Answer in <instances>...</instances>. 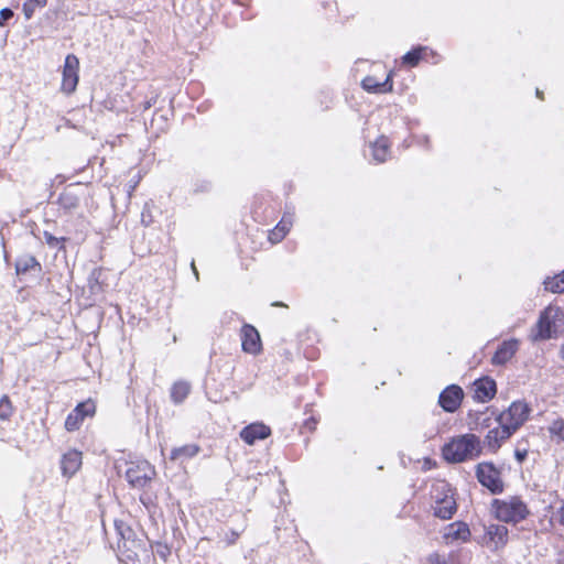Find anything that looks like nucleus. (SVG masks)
I'll return each instance as SVG.
<instances>
[{
	"mask_svg": "<svg viewBox=\"0 0 564 564\" xmlns=\"http://www.w3.org/2000/svg\"><path fill=\"white\" fill-rule=\"evenodd\" d=\"M564 333V311L557 306H547L540 315L531 332L533 341L546 340Z\"/></svg>",
	"mask_w": 564,
	"mask_h": 564,
	"instance_id": "1",
	"label": "nucleus"
},
{
	"mask_svg": "<svg viewBox=\"0 0 564 564\" xmlns=\"http://www.w3.org/2000/svg\"><path fill=\"white\" fill-rule=\"evenodd\" d=\"M481 452L480 440L475 434L453 437L444 445L443 456L447 462L460 463L477 457Z\"/></svg>",
	"mask_w": 564,
	"mask_h": 564,
	"instance_id": "2",
	"label": "nucleus"
},
{
	"mask_svg": "<svg viewBox=\"0 0 564 564\" xmlns=\"http://www.w3.org/2000/svg\"><path fill=\"white\" fill-rule=\"evenodd\" d=\"M491 511L497 520L512 524L521 522L530 513L527 503L518 496L494 499Z\"/></svg>",
	"mask_w": 564,
	"mask_h": 564,
	"instance_id": "3",
	"label": "nucleus"
},
{
	"mask_svg": "<svg viewBox=\"0 0 564 564\" xmlns=\"http://www.w3.org/2000/svg\"><path fill=\"white\" fill-rule=\"evenodd\" d=\"M530 409L527 403L522 401H514L510 406L500 413L498 423L505 426L512 434L528 420Z\"/></svg>",
	"mask_w": 564,
	"mask_h": 564,
	"instance_id": "4",
	"label": "nucleus"
},
{
	"mask_svg": "<svg viewBox=\"0 0 564 564\" xmlns=\"http://www.w3.org/2000/svg\"><path fill=\"white\" fill-rule=\"evenodd\" d=\"M476 475L478 481L492 494H499L503 490L500 471L491 463L478 464Z\"/></svg>",
	"mask_w": 564,
	"mask_h": 564,
	"instance_id": "5",
	"label": "nucleus"
},
{
	"mask_svg": "<svg viewBox=\"0 0 564 564\" xmlns=\"http://www.w3.org/2000/svg\"><path fill=\"white\" fill-rule=\"evenodd\" d=\"M78 70L79 59L76 55L68 54L65 58L62 73L61 90L64 94L70 95L76 90L78 84Z\"/></svg>",
	"mask_w": 564,
	"mask_h": 564,
	"instance_id": "6",
	"label": "nucleus"
},
{
	"mask_svg": "<svg viewBox=\"0 0 564 564\" xmlns=\"http://www.w3.org/2000/svg\"><path fill=\"white\" fill-rule=\"evenodd\" d=\"M508 534L507 527L491 523L485 527L482 544L492 551H498L508 543Z\"/></svg>",
	"mask_w": 564,
	"mask_h": 564,
	"instance_id": "7",
	"label": "nucleus"
},
{
	"mask_svg": "<svg viewBox=\"0 0 564 564\" xmlns=\"http://www.w3.org/2000/svg\"><path fill=\"white\" fill-rule=\"evenodd\" d=\"M127 480L135 488L145 487L154 477V469L148 463H142L128 468L126 473Z\"/></svg>",
	"mask_w": 564,
	"mask_h": 564,
	"instance_id": "8",
	"label": "nucleus"
},
{
	"mask_svg": "<svg viewBox=\"0 0 564 564\" xmlns=\"http://www.w3.org/2000/svg\"><path fill=\"white\" fill-rule=\"evenodd\" d=\"M463 398V389L456 384H452L442 391L438 403L444 411L453 413L459 408Z\"/></svg>",
	"mask_w": 564,
	"mask_h": 564,
	"instance_id": "9",
	"label": "nucleus"
},
{
	"mask_svg": "<svg viewBox=\"0 0 564 564\" xmlns=\"http://www.w3.org/2000/svg\"><path fill=\"white\" fill-rule=\"evenodd\" d=\"M241 346L247 354L258 355L262 345L258 330L249 324H245L241 328Z\"/></svg>",
	"mask_w": 564,
	"mask_h": 564,
	"instance_id": "10",
	"label": "nucleus"
},
{
	"mask_svg": "<svg viewBox=\"0 0 564 564\" xmlns=\"http://www.w3.org/2000/svg\"><path fill=\"white\" fill-rule=\"evenodd\" d=\"M474 399L478 402L490 401L497 392V386L494 379L489 377L480 378L473 383Z\"/></svg>",
	"mask_w": 564,
	"mask_h": 564,
	"instance_id": "11",
	"label": "nucleus"
},
{
	"mask_svg": "<svg viewBox=\"0 0 564 564\" xmlns=\"http://www.w3.org/2000/svg\"><path fill=\"white\" fill-rule=\"evenodd\" d=\"M83 464L82 452L77 449H69L61 459V469L64 477H73Z\"/></svg>",
	"mask_w": 564,
	"mask_h": 564,
	"instance_id": "12",
	"label": "nucleus"
},
{
	"mask_svg": "<svg viewBox=\"0 0 564 564\" xmlns=\"http://www.w3.org/2000/svg\"><path fill=\"white\" fill-rule=\"evenodd\" d=\"M271 434L269 426L263 423H252L243 427L240 432V437L248 444L252 445L258 440H264Z\"/></svg>",
	"mask_w": 564,
	"mask_h": 564,
	"instance_id": "13",
	"label": "nucleus"
},
{
	"mask_svg": "<svg viewBox=\"0 0 564 564\" xmlns=\"http://www.w3.org/2000/svg\"><path fill=\"white\" fill-rule=\"evenodd\" d=\"M433 509L435 517L443 520L451 519L456 511V501L453 495L445 494L443 498H436Z\"/></svg>",
	"mask_w": 564,
	"mask_h": 564,
	"instance_id": "14",
	"label": "nucleus"
},
{
	"mask_svg": "<svg viewBox=\"0 0 564 564\" xmlns=\"http://www.w3.org/2000/svg\"><path fill=\"white\" fill-rule=\"evenodd\" d=\"M519 348V341L517 339H510L503 341L495 352L492 357V364L503 365L509 361Z\"/></svg>",
	"mask_w": 564,
	"mask_h": 564,
	"instance_id": "15",
	"label": "nucleus"
},
{
	"mask_svg": "<svg viewBox=\"0 0 564 564\" xmlns=\"http://www.w3.org/2000/svg\"><path fill=\"white\" fill-rule=\"evenodd\" d=\"M469 536H470V530H469L468 525L464 522L451 523L446 528L445 533H444V538L448 542H456V541L466 542V541H468Z\"/></svg>",
	"mask_w": 564,
	"mask_h": 564,
	"instance_id": "16",
	"label": "nucleus"
},
{
	"mask_svg": "<svg viewBox=\"0 0 564 564\" xmlns=\"http://www.w3.org/2000/svg\"><path fill=\"white\" fill-rule=\"evenodd\" d=\"M511 435L512 433L509 430L499 425V427L492 429L488 432L485 438V444L490 451L496 452L501 446V443L508 440Z\"/></svg>",
	"mask_w": 564,
	"mask_h": 564,
	"instance_id": "17",
	"label": "nucleus"
},
{
	"mask_svg": "<svg viewBox=\"0 0 564 564\" xmlns=\"http://www.w3.org/2000/svg\"><path fill=\"white\" fill-rule=\"evenodd\" d=\"M361 85L365 90L375 94L391 91L393 87L390 75L382 82L378 80L375 76H367L362 79Z\"/></svg>",
	"mask_w": 564,
	"mask_h": 564,
	"instance_id": "18",
	"label": "nucleus"
},
{
	"mask_svg": "<svg viewBox=\"0 0 564 564\" xmlns=\"http://www.w3.org/2000/svg\"><path fill=\"white\" fill-rule=\"evenodd\" d=\"M293 216L292 213L284 214L280 223L270 231L269 240L272 243H278L285 237L293 225Z\"/></svg>",
	"mask_w": 564,
	"mask_h": 564,
	"instance_id": "19",
	"label": "nucleus"
},
{
	"mask_svg": "<svg viewBox=\"0 0 564 564\" xmlns=\"http://www.w3.org/2000/svg\"><path fill=\"white\" fill-rule=\"evenodd\" d=\"M61 207L66 212L76 209L79 205V195L76 187L66 188L58 198Z\"/></svg>",
	"mask_w": 564,
	"mask_h": 564,
	"instance_id": "20",
	"label": "nucleus"
},
{
	"mask_svg": "<svg viewBox=\"0 0 564 564\" xmlns=\"http://www.w3.org/2000/svg\"><path fill=\"white\" fill-rule=\"evenodd\" d=\"M389 141L386 137H380L371 144L372 158L375 161L382 163L389 156Z\"/></svg>",
	"mask_w": 564,
	"mask_h": 564,
	"instance_id": "21",
	"label": "nucleus"
},
{
	"mask_svg": "<svg viewBox=\"0 0 564 564\" xmlns=\"http://www.w3.org/2000/svg\"><path fill=\"white\" fill-rule=\"evenodd\" d=\"M191 386L186 381H177L171 389V399L174 403H182L188 395Z\"/></svg>",
	"mask_w": 564,
	"mask_h": 564,
	"instance_id": "22",
	"label": "nucleus"
},
{
	"mask_svg": "<svg viewBox=\"0 0 564 564\" xmlns=\"http://www.w3.org/2000/svg\"><path fill=\"white\" fill-rule=\"evenodd\" d=\"M199 447L195 444H187L181 447H176L171 452V459L176 460L181 457L191 458L197 455Z\"/></svg>",
	"mask_w": 564,
	"mask_h": 564,
	"instance_id": "23",
	"label": "nucleus"
},
{
	"mask_svg": "<svg viewBox=\"0 0 564 564\" xmlns=\"http://www.w3.org/2000/svg\"><path fill=\"white\" fill-rule=\"evenodd\" d=\"M35 267H40V264L36 259L30 254L20 257L15 262V271L18 274L25 273Z\"/></svg>",
	"mask_w": 564,
	"mask_h": 564,
	"instance_id": "24",
	"label": "nucleus"
},
{
	"mask_svg": "<svg viewBox=\"0 0 564 564\" xmlns=\"http://www.w3.org/2000/svg\"><path fill=\"white\" fill-rule=\"evenodd\" d=\"M427 47L419 46L410 52H408L403 57L402 61L404 64H408L410 66H416L419 62L424 57V54L426 53Z\"/></svg>",
	"mask_w": 564,
	"mask_h": 564,
	"instance_id": "25",
	"label": "nucleus"
},
{
	"mask_svg": "<svg viewBox=\"0 0 564 564\" xmlns=\"http://www.w3.org/2000/svg\"><path fill=\"white\" fill-rule=\"evenodd\" d=\"M544 286L545 290L551 291L553 293L564 292V271L552 279L545 280Z\"/></svg>",
	"mask_w": 564,
	"mask_h": 564,
	"instance_id": "26",
	"label": "nucleus"
},
{
	"mask_svg": "<svg viewBox=\"0 0 564 564\" xmlns=\"http://www.w3.org/2000/svg\"><path fill=\"white\" fill-rule=\"evenodd\" d=\"M83 421V415L73 410L65 420V429L68 432L76 431L80 427Z\"/></svg>",
	"mask_w": 564,
	"mask_h": 564,
	"instance_id": "27",
	"label": "nucleus"
},
{
	"mask_svg": "<svg viewBox=\"0 0 564 564\" xmlns=\"http://www.w3.org/2000/svg\"><path fill=\"white\" fill-rule=\"evenodd\" d=\"M78 414L83 415V420L87 416H93L96 411V405L91 400L84 401L74 409Z\"/></svg>",
	"mask_w": 564,
	"mask_h": 564,
	"instance_id": "28",
	"label": "nucleus"
},
{
	"mask_svg": "<svg viewBox=\"0 0 564 564\" xmlns=\"http://www.w3.org/2000/svg\"><path fill=\"white\" fill-rule=\"evenodd\" d=\"M13 413V406L8 395H2L0 399V419L8 420Z\"/></svg>",
	"mask_w": 564,
	"mask_h": 564,
	"instance_id": "29",
	"label": "nucleus"
},
{
	"mask_svg": "<svg viewBox=\"0 0 564 564\" xmlns=\"http://www.w3.org/2000/svg\"><path fill=\"white\" fill-rule=\"evenodd\" d=\"M549 431L552 435H555L560 440L564 441V419L553 421L549 427Z\"/></svg>",
	"mask_w": 564,
	"mask_h": 564,
	"instance_id": "30",
	"label": "nucleus"
},
{
	"mask_svg": "<svg viewBox=\"0 0 564 564\" xmlns=\"http://www.w3.org/2000/svg\"><path fill=\"white\" fill-rule=\"evenodd\" d=\"M35 9H36V7L30 0L24 2V4H23V13H24V17H25L26 20L32 18V15L34 14Z\"/></svg>",
	"mask_w": 564,
	"mask_h": 564,
	"instance_id": "31",
	"label": "nucleus"
},
{
	"mask_svg": "<svg viewBox=\"0 0 564 564\" xmlns=\"http://www.w3.org/2000/svg\"><path fill=\"white\" fill-rule=\"evenodd\" d=\"M13 17V11L9 8H4L0 11V26H3L4 23Z\"/></svg>",
	"mask_w": 564,
	"mask_h": 564,
	"instance_id": "32",
	"label": "nucleus"
},
{
	"mask_svg": "<svg viewBox=\"0 0 564 564\" xmlns=\"http://www.w3.org/2000/svg\"><path fill=\"white\" fill-rule=\"evenodd\" d=\"M239 538V533L236 531H230L229 533H226V542L227 544H234Z\"/></svg>",
	"mask_w": 564,
	"mask_h": 564,
	"instance_id": "33",
	"label": "nucleus"
},
{
	"mask_svg": "<svg viewBox=\"0 0 564 564\" xmlns=\"http://www.w3.org/2000/svg\"><path fill=\"white\" fill-rule=\"evenodd\" d=\"M45 236V240L46 242L52 246V247H55L58 245V239L56 237H54L53 235L48 234V232H45L44 234Z\"/></svg>",
	"mask_w": 564,
	"mask_h": 564,
	"instance_id": "34",
	"label": "nucleus"
},
{
	"mask_svg": "<svg viewBox=\"0 0 564 564\" xmlns=\"http://www.w3.org/2000/svg\"><path fill=\"white\" fill-rule=\"evenodd\" d=\"M36 8H43L46 6L47 0H30Z\"/></svg>",
	"mask_w": 564,
	"mask_h": 564,
	"instance_id": "35",
	"label": "nucleus"
},
{
	"mask_svg": "<svg viewBox=\"0 0 564 564\" xmlns=\"http://www.w3.org/2000/svg\"><path fill=\"white\" fill-rule=\"evenodd\" d=\"M558 521L562 525H564V505L557 511Z\"/></svg>",
	"mask_w": 564,
	"mask_h": 564,
	"instance_id": "36",
	"label": "nucleus"
},
{
	"mask_svg": "<svg viewBox=\"0 0 564 564\" xmlns=\"http://www.w3.org/2000/svg\"><path fill=\"white\" fill-rule=\"evenodd\" d=\"M191 265H192V269H193L194 274H195V275H196V278L198 279V272H197V269H196V267H195L194 261L192 262V264H191Z\"/></svg>",
	"mask_w": 564,
	"mask_h": 564,
	"instance_id": "37",
	"label": "nucleus"
},
{
	"mask_svg": "<svg viewBox=\"0 0 564 564\" xmlns=\"http://www.w3.org/2000/svg\"><path fill=\"white\" fill-rule=\"evenodd\" d=\"M560 356H561V358L564 360V343L561 345V348H560Z\"/></svg>",
	"mask_w": 564,
	"mask_h": 564,
	"instance_id": "38",
	"label": "nucleus"
},
{
	"mask_svg": "<svg viewBox=\"0 0 564 564\" xmlns=\"http://www.w3.org/2000/svg\"><path fill=\"white\" fill-rule=\"evenodd\" d=\"M536 97L542 99L543 98V93L540 90V89H536Z\"/></svg>",
	"mask_w": 564,
	"mask_h": 564,
	"instance_id": "39",
	"label": "nucleus"
},
{
	"mask_svg": "<svg viewBox=\"0 0 564 564\" xmlns=\"http://www.w3.org/2000/svg\"><path fill=\"white\" fill-rule=\"evenodd\" d=\"M517 456H518L519 460H522L524 458L525 454L517 453Z\"/></svg>",
	"mask_w": 564,
	"mask_h": 564,
	"instance_id": "40",
	"label": "nucleus"
},
{
	"mask_svg": "<svg viewBox=\"0 0 564 564\" xmlns=\"http://www.w3.org/2000/svg\"><path fill=\"white\" fill-rule=\"evenodd\" d=\"M446 488H447V485L443 482V484L441 485V489H442V491H445V489H446Z\"/></svg>",
	"mask_w": 564,
	"mask_h": 564,
	"instance_id": "41",
	"label": "nucleus"
},
{
	"mask_svg": "<svg viewBox=\"0 0 564 564\" xmlns=\"http://www.w3.org/2000/svg\"><path fill=\"white\" fill-rule=\"evenodd\" d=\"M273 305H275V306H284V304H283V303H281V302H276V303H274Z\"/></svg>",
	"mask_w": 564,
	"mask_h": 564,
	"instance_id": "42",
	"label": "nucleus"
}]
</instances>
